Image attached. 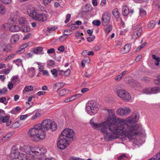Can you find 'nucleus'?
<instances>
[{"label":"nucleus","mask_w":160,"mask_h":160,"mask_svg":"<svg viewBox=\"0 0 160 160\" xmlns=\"http://www.w3.org/2000/svg\"><path fill=\"white\" fill-rule=\"evenodd\" d=\"M108 117L103 122L97 123L94 122L92 118L90 121L92 128L99 130L103 135L104 138L107 141H110L118 137L120 134L119 129L121 122L118 121L119 119H116L114 111L112 109H108Z\"/></svg>","instance_id":"obj_1"},{"label":"nucleus","mask_w":160,"mask_h":160,"mask_svg":"<svg viewBox=\"0 0 160 160\" xmlns=\"http://www.w3.org/2000/svg\"><path fill=\"white\" fill-rule=\"evenodd\" d=\"M139 118V115L136 112L132 113V115L127 119H118V121L121 122L119 129V131L120 132V135L122 134L130 140L132 139L134 135H138L140 133L142 130V125L137 124L135 126H130L127 123L133 124L138 122Z\"/></svg>","instance_id":"obj_2"},{"label":"nucleus","mask_w":160,"mask_h":160,"mask_svg":"<svg viewBox=\"0 0 160 160\" xmlns=\"http://www.w3.org/2000/svg\"><path fill=\"white\" fill-rule=\"evenodd\" d=\"M23 152L34 157V147L26 145L22 147L18 145L14 146L11 151V160H29L26 155L21 152Z\"/></svg>","instance_id":"obj_3"},{"label":"nucleus","mask_w":160,"mask_h":160,"mask_svg":"<svg viewBox=\"0 0 160 160\" xmlns=\"http://www.w3.org/2000/svg\"><path fill=\"white\" fill-rule=\"evenodd\" d=\"M28 134L31 137L37 138L40 140L44 139L46 136L45 130L42 129L39 124L35 125L33 128H31L28 131Z\"/></svg>","instance_id":"obj_4"},{"label":"nucleus","mask_w":160,"mask_h":160,"mask_svg":"<svg viewBox=\"0 0 160 160\" xmlns=\"http://www.w3.org/2000/svg\"><path fill=\"white\" fill-rule=\"evenodd\" d=\"M39 124L42 127V129L45 131L50 129L52 131H54L57 128V125L56 123L49 119L43 120L41 124Z\"/></svg>","instance_id":"obj_5"},{"label":"nucleus","mask_w":160,"mask_h":160,"mask_svg":"<svg viewBox=\"0 0 160 160\" xmlns=\"http://www.w3.org/2000/svg\"><path fill=\"white\" fill-rule=\"evenodd\" d=\"M115 93L117 96L122 99L124 101L127 102L131 99V95L124 89H118L115 91Z\"/></svg>","instance_id":"obj_6"},{"label":"nucleus","mask_w":160,"mask_h":160,"mask_svg":"<svg viewBox=\"0 0 160 160\" xmlns=\"http://www.w3.org/2000/svg\"><path fill=\"white\" fill-rule=\"evenodd\" d=\"M75 133L73 130L69 128H66L64 129L61 133L60 136L67 139L69 142L73 140V137Z\"/></svg>","instance_id":"obj_7"},{"label":"nucleus","mask_w":160,"mask_h":160,"mask_svg":"<svg viewBox=\"0 0 160 160\" xmlns=\"http://www.w3.org/2000/svg\"><path fill=\"white\" fill-rule=\"evenodd\" d=\"M69 142L68 140L60 136L57 142L58 147L60 149H65L69 145Z\"/></svg>","instance_id":"obj_8"},{"label":"nucleus","mask_w":160,"mask_h":160,"mask_svg":"<svg viewBox=\"0 0 160 160\" xmlns=\"http://www.w3.org/2000/svg\"><path fill=\"white\" fill-rule=\"evenodd\" d=\"M88 106L86 108L87 110L89 112L95 114L97 112V108H98V105L96 102L93 101H90L88 103Z\"/></svg>","instance_id":"obj_9"},{"label":"nucleus","mask_w":160,"mask_h":160,"mask_svg":"<svg viewBox=\"0 0 160 160\" xmlns=\"http://www.w3.org/2000/svg\"><path fill=\"white\" fill-rule=\"evenodd\" d=\"M131 109L129 108L125 107L123 108H121L117 109L116 113L120 116H126L129 114Z\"/></svg>","instance_id":"obj_10"},{"label":"nucleus","mask_w":160,"mask_h":160,"mask_svg":"<svg viewBox=\"0 0 160 160\" xmlns=\"http://www.w3.org/2000/svg\"><path fill=\"white\" fill-rule=\"evenodd\" d=\"M110 19V14L106 12L102 15L101 18V22L102 24L104 26H107L109 23Z\"/></svg>","instance_id":"obj_11"},{"label":"nucleus","mask_w":160,"mask_h":160,"mask_svg":"<svg viewBox=\"0 0 160 160\" xmlns=\"http://www.w3.org/2000/svg\"><path fill=\"white\" fill-rule=\"evenodd\" d=\"M34 156H38L42 154H45L47 152V149L44 148H39L38 147H34Z\"/></svg>","instance_id":"obj_12"},{"label":"nucleus","mask_w":160,"mask_h":160,"mask_svg":"<svg viewBox=\"0 0 160 160\" xmlns=\"http://www.w3.org/2000/svg\"><path fill=\"white\" fill-rule=\"evenodd\" d=\"M48 15L46 13L43 12L37 14L35 19L42 22H44L47 19Z\"/></svg>","instance_id":"obj_13"},{"label":"nucleus","mask_w":160,"mask_h":160,"mask_svg":"<svg viewBox=\"0 0 160 160\" xmlns=\"http://www.w3.org/2000/svg\"><path fill=\"white\" fill-rule=\"evenodd\" d=\"M0 120L2 121L3 123L6 122V125L7 126H9L11 123V121L10 120L9 116H5L1 118Z\"/></svg>","instance_id":"obj_14"},{"label":"nucleus","mask_w":160,"mask_h":160,"mask_svg":"<svg viewBox=\"0 0 160 160\" xmlns=\"http://www.w3.org/2000/svg\"><path fill=\"white\" fill-rule=\"evenodd\" d=\"M27 12L30 16L35 19L37 14L34 8L29 9L28 10Z\"/></svg>","instance_id":"obj_15"},{"label":"nucleus","mask_w":160,"mask_h":160,"mask_svg":"<svg viewBox=\"0 0 160 160\" xmlns=\"http://www.w3.org/2000/svg\"><path fill=\"white\" fill-rule=\"evenodd\" d=\"M18 12H15L11 13L10 18L12 21L13 22H15L18 18Z\"/></svg>","instance_id":"obj_16"},{"label":"nucleus","mask_w":160,"mask_h":160,"mask_svg":"<svg viewBox=\"0 0 160 160\" xmlns=\"http://www.w3.org/2000/svg\"><path fill=\"white\" fill-rule=\"evenodd\" d=\"M9 29L11 32H15L20 31V28L17 25H13L9 27Z\"/></svg>","instance_id":"obj_17"},{"label":"nucleus","mask_w":160,"mask_h":160,"mask_svg":"<svg viewBox=\"0 0 160 160\" xmlns=\"http://www.w3.org/2000/svg\"><path fill=\"white\" fill-rule=\"evenodd\" d=\"M27 70L28 74L30 77L32 78L34 76L35 71L34 68H28Z\"/></svg>","instance_id":"obj_18"},{"label":"nucleus","mask_w":160,"mask_h":160,"mask_svg":"<svg viewBox=\"0 0 160 160\" xmlns=\"http://www.w3.org/2000/svg\"><path fill=\"white\" fill-rule=\"evenodd\" d=\"M122 12L124 16H126L128 15L129 12V8L127 5H124L122 7Z\"/></svg>","instance_id":"obj_19"},{"label":"nucleus","mask_w":160,"mask_h":160,"mask_svg":"<svg viewBox=\"0 0 160 160\" xmlns=\"http://www.w3.org/2000/svg\"><path fill=\"white\" fill-rule=\"evenodd\" d=\"M142 32V27H140L138 30L134 32L133 35L135 38H138L141 35Z\"/></svg>","instance_id":"obj_20"},{"label":"nucleus","mask_w":160,"mask_h":160,"mask_svg":"<svg viewBox=\"0 0 160 160\" xmlns=\"http://www.w3.org/2000/svg\"><path fill=\"white\" fill-rule=\"evenodd\" d=\"M19 39V36L17 34H14L11 38L10 41L12 43L17 42Z\"/></svg>","instance_id":"obj_21"},{"label":"nucleus","mask_w":160,"mask_h":160,"mask_svg":"<svg viewBox=\"0 0 160 160\" xmlns=\"http://www.w3.org/2000/svg\"><path fill=\"white\" fill-rule=\"evenodd\" d=\"M112 13L114 17L117 19L120 16V13L117 8H115L112 11Z\"/></svg>","instance_id":"obj_22"},{"label":"nucleus","mask_w":160,"mask_h":160,"mask_svg":"<svg viewBox=\"0 0 160 160\" xmlns=\"http://www.w3.org/2000/svg\"><path fill=\"white\" fill-rule=\"evenodd\" d=\"M131 48V45L130 44H127L125 45L123 47L124 51L122 53H126L129 52Z\"/></svg>","instance_id":"obj_23"},{"label":"nucleus","mask_w":160,"mask_h":160,"mask_svg":"<svg viewBox=\"0 0 160 160\" xmlns=\"http://www.w3.org/2000/svg\"><path fill=\"white\" fill-rule=\"evenodd\" d=\"M151 93L156 94L160 92V87H155L151 88Z\"/></svg>","instance_id":"obj_24"},{"label":"nucleus","mask_w":160,"mask_h":160,"mask_svg":"<svg viewBox=\"0 0 160 160\" xmlns=\"http://www.w3.org/2000/svg\"><path fill=\"white\" fill-rule=\"evenodd\" d=\"M22 30L23 32H27L30 31V28L27 25H24L22 27Z\"/></svg>","instance_id":"obj_25"},{"label":"nucleus","mask_w":160,"mask_h":160,"mask_svg":"<svg viewBox=\"0 0 160 160\" xmlns=\"http://www.w3.org/2000/svg\"><path fill=\"white\" fill-rule=\"evenodd\" d=\"M82 23V22L80 21H77L75 23L72 25L71 27V28L72 29H74L77 28L78 27V25H80Z\"/></svg>","instance_id":"obj_26"},{"label":"nucleus","mask_w":160,"mask_h":160,"mask_svg":"<svg viewBox=\"0 0 160 160\" xmlns=\"http://www.w3.org/2000/svg\"><path fill=\"white\" fill-rule=\"evenodd\" d=\"M152 58L156 60L155 62V64L157 66H158L159 64V62H160V58L156 56L155 55H153L152 56Z\"/></svg>","instance_id":"obj_27"},{"label":"nucleus","mask_w":160,"mask_h":160,"mask_svg":"<svg viewBox=\"0 0 160 160\" xmlns=\"http://www.w3.org/2000/svg\"><path fill=\"white\" fill-rule=\"evenodd\" d=\"M12 46L11 44H9L7 45L5 48L3 49V51L8 52L12 50Z\"/></svg>","instance_id":"obj_28"},{"label":"nucleus","mask_w":160,"mask_h":160,"mask_svg":"<svg viewBox=\"0 0 160 160\" xmlns=\"http://www.w3.org/2000/svg\"><path fill=\"white\" fill-rule=\"evenodd\" d=\"M20 110V107L19 106H17L12 109L10 112L12 114H15L19 111Z\"/></svg>","instance_id":"obj_29"},{"label":"nucleus","mask_w":160,"mask_h":160,"mask_svg":"<svg viewBox=\"0 0 160 160\" xmlns=\"http://www.w3.org/2000/svg\"><path fill=\"white\" fill-rule=\"evenodd\" d=\"M92 6L89 4H86L84 8L83 12H88L92 9Z\"/></svg>","instance_id":"obj_30"},{"label":"nucleus","mask_w":160,"mask_h":160,"mask_svg":"<svg viewBox=\"0 0 160 160\" xmlns=\"http://www.w3.org/2000/svg\"><path fill=\"white\" fill-rule=\"evenodd\" d=\"M43 48L42 47H39L37 49H34L32 50V52L35 54H38L39 52H41Z\"/></svg>","instance_id":"obj_31"},{"label":"nucleus","mask_w":160,"mask_h":160,"mask_svg":"<svg viewBox=\"0 0 160 160\" xmlns=\"http://www.w3.org/2000/svg\"><path fill=\"white\" fill-rule=\"evenodd\" d=\"M66 89H63L61 90L58 93L59 95L60 96H64L67 95L66 92Z\"/></svg>","instance_id":"obj_32"},{"label":"nucleus","mask_w":160,"mask_h":160,"mask_svg":"<svg viewBox=\"0 0 160 160\" xmlns=\"http://www.w3.org/2000/svg\"><path fill=\"white\" fill-rule=\"evenodd\" d=\"M70 34H63L62 36L60 37L59 38V41L60 42H63L67 38V36L70 35Z\"/></svg>","instance_id":"obj_33"},{"label":"nucleus","mask_w":160,"mask_h":160,"mask_svg":"<svg viewBox=\"0 0 160 160\" xmlns=\"http://www.w3.org/2000/svg\"><path fill=\"white\" fill-rule=\"evenodd\" d=\"M6 9L4 6L2 4H0V13L2 14H4Z\"/></svg>","instance_id":"obj_34"},{"label":"nucleus","mask_w":160,"mask_h":160,"mask_svg":"<svg viewBox=\"0 0 160 160\" xmlns=\"http://www.w3.org/2000/svg\"><path fill=\"white\" fill-rule=\"evenodd\" d=\"M112 29V26L109 25L107 27L105 28V31L108 34Z\"/></svg>","instance_id":"obj_35"},{"label":"nucleus","mask_w":160,"mask_h":160,"mask_svg":"<svg viewBox=\"0 0 160 160\" xmlns=\"http://www.w3.org/2000/svg\"><path fill=\"white\" fill-rule=\"evenodd\" d=\"M127 158V157L125 154L121 155L117 158L118 160H125Z\"/></svg>","instance_id":"obj_36"},{"label":"nucleus","mask_w":160,"mask_h":160,"mask_svg":"<svg viewBox=\"0 0 160 160\" xmlns=\"http://www.w3.org/2000/svg\"><path fill=\"white\" fill-rule=\"evenodd\" d=\"M156 24V22L154 21H151L148 25V26L149 28H152Z\"/></svg>","instance_id":"obj_37"},{"label":"nucleus","mask_w":160,"mask_h":160,"mask_svg":"<svg viewBox=\"0 0 160 160\" xmlns=\"http://www.w3.org/2000/svg\"><path fill=\"white\" fill-rule=\"evenodd\" d=\"M19 76L18 75H16L12 77V81L13 82H17L18 81L19 82L20 81L19 80Z\"/></svg>","instance_id":"obj_38"},{"label":"nucleus","mask_w":160,"mask_h":160,"mask_svg":"<svg viewBox=\"0 0 160 160\" xmlns=\"http://www.w3.org/2000/svg\"><path fill=\"white\" fill-rule=\"evenodd\" d=\"M33 90V87L31 86H27L24 88V90L27 92Z\"/></svg>","instance_id":"obj_39"},{"label":"nucleus","mask_w":160,"mask_h":160,"mask_svg":"<svg viewBox=\"0 0 160 160\" xmlns=\"http://www.w3.org/2000/svg\"><path fill=\"white\" fill-rule=\"evenodd\" d=\"M28 46V45L27 43H25L19 47V49L20 50H22V51H23V52H24L25 51V49Z\"/></svg>","instance_id":"obj_40"},{"label":"nucleus","mask_w":160,"mask_h":160,"mask_svg":"<svg viewBox=\"0 0 160 160\" xmlns=\"http://www.w3.org/2000/svg\"><path fill=\"white\" fill-rule=\"evenodd\" d=\"M64 85V84L63 83L61 82H58L57 83H55L54 84V85L55 87H58V89L60 88H62L63 87Z\"/></svg>","instance_id":"obj_41"},{"label":"nucleus","mask_w":160,"mask_h":160,"mask_svg":"<svg viewBox=\"0 0 160 160\" xmlns=\"http://www.w3.org/2000/svg\"><path fill=\"white\" fill-rule=\"evenodd\" d=\"M101 22L99 20H94L92 22V23L93 25L97 26H99L101 24Z\"/></svg>","instance_id":"obj_42"},{"label":"nucleus","mask_w":160,"mask_h":160,"mask_svg":"<svg viewBox=\"0 0 160 160\" xmlns=\"http://www.w3.org/2000/svg\"><path fill=\"white\" fill-rule=\"evenodd\" d=\"M139 14L142 17L145 16L146 14V11L143 9H140L139 10Z\"/></svg>","instance_id":"obj_43"},{"label":"nucleus","mask_w":160,"mask_h":160,"mask_svg":"<svg viewBox=\"0 0 160 160\" xmlns=\"http://www.w3.org/2000/svg\"><path fill=\"white\" fill-rule=\"evenodd\" d=\"M52 75L54 77H56L57 76L58 71L56 69H53L51 70Z\"/></svg>","instance_id":"obj_44"},{"label":"nucleus","mask_w":160,"mask_h":160,"mask_svg":"<svg viewBox=\"0 0 160 160\" xmlns=\"http://www.w3.org/2000/svg\"><path fill=\"white\" fill-rule=\"evenodd\" d=\"M55 64V62L52 60H50L47 61V64L48 66H52Z\"/></svg>","instance_id":"obj_45"},{"label":"nucleus","mask_w":160,"mask_h":160,"mask_svg":"<svg viewBox=\"0 0 160 160\" xmlns=\"http://www.w3.org/2000/svg\"><path fill=\"white\" fill-rule=\"evenodd\" d=\"M8 89L6 88H4L2 89H0V94H4L6 93Z\"/></svg>","instance_id":"obj_46"},{"label":"nucleus","mask_w":160,"mask_h":160,"mask_svg":"<svg viewBox=\"0 0 160 160\" xmlns=\"http://www.w3.org/2000/svg\"><path fill=\"white\" fill-rule=\"evenodd\" d=\"M0 1L3 4H10L11 2V0H0Z\"/></svg>","instance_id":"obj_47"},{"label":"nucleus","mask_w":160,"mask_h":160,"mask_svg":"<svg viewBox=\"0 0 160 160\" xmlns=\"http://www.w3.org/2000/svg\"><path fill=\"white\" fill-rule=\"evenodd\" d=\"M144 93L147 94L151 93V88H146L143 91Z\"/></svg>","instance_id":"obj_48"},{"label":"nucleus","mask_w":160,"mask_h":160,"mask_svg":"<svg viewBox=\"0 0 160 160\" xmlns=\"http://www.w3.org/2000/svg\"><path fill=\"white\" fill-rule=\"evenodd\" d=\"M157 79L154 80V82L157 85H160V76H158Z\"/></svg>","instance_id":"obj_49"},{"label":"nucleus","mask_w":160,"mask_h":160,"mask_svg":"<svg viewBox=\"0 0 160 160\" xmlns=\"http://www.w3.org/2000/svg\"><path fill=\"white\" fill-rule=\"evenodd\" d=\"M90 37L88 38H87V40L88 42H91L94 40L95 38V37L94 35H92L90 36Z\"/></svg>","instance_id":"obj_50"},{"label":"nucleus","mask_w":160,"mask_h":160,"mask_svg":"<svg viewBox=\"0 0 160 160\" xmlns=\"http://www.w3.org/2000/svg\"><path fill=\"white\" fill-rule=\"evenodd\" d=\"M5 111L2 109H0V119L3 117H5Z\"/></svg>","instance_id":"obj_51"},{"label":"nucleus","mask_w":160,"mask_h":160,"mask_svg":"<svg viewBox=\"0 0 160 160\" xmlns=\"http://www.w3.org/2000/svg\"><path fill=\"white\" fill-rule=\"evenodd\" d=\"M26 20L24 18H21L18 20L19 23L20 24H23L25 23Z\"/></svg>","instance_id":"obj_52"},{"label":"nucleus","mask_w":160,"mask_h":160,"mask_svg":"<svg viewBox=\"0 0 160 160\" xmlns=\"http://www.w3.org/2000/svg\"><path fill=\"white\" fill-rule=\"evenodd\" d=\"M33 103L32 102H27L26 103V105L27 108H29L33 105Z\"/></svg>","instance_id":"obj_53"},{"label":"nucleus","mask_w":160,"mask_h":160,"mask_svg":"<svg viewBox=\"0 0 160 160\" xmlns=\"http://www.w3.org/2000/svg\"><path fill=\"white\" fill-rule=\"evenodd\" d=\"M16 65L18 66L19 65V63H21L22 61L20 59H17L16 60H14L13 61Z\"/></svg>","instance_id":"obj_54"},{"label":"nucleus","mask_w":160,"mask_h":160,"mask_svg":"<svg viewBox=\"0 0 160 160\" xmlns=\"http://www.w3.org/2000/svg\"><path fill=\"white\" fill-rule=\"evenodd\" d=\"M39 71L41 72H42L43 73V75H46L48 76L49 75V73L47 70H41L39 69Z\"/></svg>","instance_id":"obj_55"},{"label":"nucleus","mask_w":160,"mask_h":160,"mask_svg":"<svg viewBox=\"0 0 160 160\" xmlns=\"http://www.w3.org/2000/svg\"><path fill=\"white\" fill-rule=\"evenodd\" d=\"M61 3V2H54V6L55 8H58L59 7H61L60 3Z\"/></svg>","instance_id":"obj_56"},{"label":"nucleus","mask_w":160,"mask_h":160,"mask_svg":"<svg viewBox=\"0 0 160 160\" xmlns=\"http://www.w3.org/2000/svg\"><path fill=\"white\" fill-rule=\"evenodd\" d=\"M28 114H26L24 115H21L20 118V119L21 120H25L28 117Z\"/></svg>","instance_id":"obj_57"},{"label":"nucleus","mask_w":160,"mask_h":160,"mask_svg":"<svg viewBox=\"0 0 160 160\" xmlns=\"http://www.w3.org/2000/svg\"><path fill=\"white\" fill-rule=\"evenodd\" d=\"M57 29L56 27H48L47 28V31L48 32L51 31H54Z\"/></svg>","instance_id":"obj_58"},{"label":"nucleus","mask_w":160,"mask_h":160,"mask_svg":"<svg viewBox=\"0 0 160 160\" xmlns=\"http://www.w3.org/2000/svg\"><path fill=\"white\" fill-rule=\"evenodd\" d=\"M55 52V49L53 48H50L47 50V53L48 54L52 53Z\"/></svg>","instance_id":"obj_59"},{"label":"nucleus","mask_w":160,"mask_h":160,"mask_svg":"<svg viewBox=\"0 0 160 160\" xmlns=\"http://www.w3.org/2000/svg\"><path fill=\"white\" fill-rule=\"evenodd\" d=\"M70 72H71L70 70L69 69H68L67 70L65 71L64 73V75L65 76H68L70 74Z\"/></svg>","instance_id":"obj_60"},{"label":"nucleus","mask_w":160,"mask_h":160,"mask_svg":"<svg viewBox=\"0 0 160 160\" xmlns=\"http://www.w3.org/2000/svg\"><path fill=\"white\" fill-rule=\"evenodd\" d=\"M13 125L14 126V128H18L20 126V124L19 123V122L18 121H17L14 122Z\"/></svg>","instance_id":"obj_61"},{"label":"nucleus","mask_w":160,"mask_h":160,"mask_svg":"<svg viewBox=\"0 0 160 160\" xmlns=\"http://www.w3.org/2000/svg\"><path fill=\"white\" fill-rule=\"evenodd\" d=\"M122 77L120 76V74L116 76L115 78V79L116 81H118L120 80L122 78Z\"/></svg>","instance_id":"obj_62"},{"label":"nucleus","mask_w":160,"mask_h":160,"mask_svg":"<svg viewBox=\"0 0 160 160\" xmlns=\"http://www.w3.org/2000/svg\"><path fill=\"white\" fill-rule=\"evenodd\" d=\"M142 58V55H138L136 58L135 60L136 62L139 61Z\"/></svg>","instance_id":"obj_63"},{"label":"nucleus","mask_w":160,"mask_h":160,"mask_svg":"<svg viewBox=\"0 0 160 160\" xmlns=\"http://www.w3.org/2000/svg\"><path fill=\"white\" fill-rule=\"evenodd\" d=\"M65 50V48L63 46H60L58 48V50L61 52H63Z\"/></svg>","instance_id":"obj_64"}]
</instances>
